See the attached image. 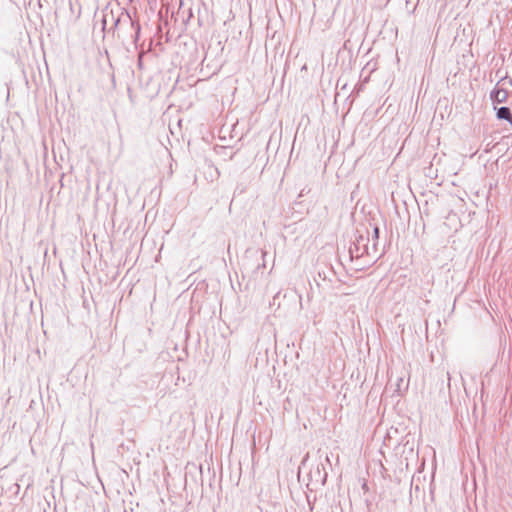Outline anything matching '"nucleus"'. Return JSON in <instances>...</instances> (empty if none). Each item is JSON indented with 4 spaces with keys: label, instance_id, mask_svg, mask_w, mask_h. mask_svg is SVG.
Returning a JSON list of instances; mask_svg holds the SVG:
<instances>
[{
    "label": "nucleus",
    "instance_id": "obj_1",
    "mask_svg": "<svg viewBox=\"0 0 512 512\" xmlns=\"http://www.w3.org/2000/svg\"><path fill=\"white\" fill-rule=\"evenodd\" d=\"M492 97L498 103H502L506 101L507 92L504 89H496L493 91Z\"/></svg>",
    "mask_w": 512,
    "mask_h": 512
},
{
    "label": "nucleus",
    "instance_id": "obj_2",
    "mask_svg": "<svg viewBox=\"0 0 512 512\" xmlns=\"http://www.w3.org/2000/svg\"><path fill=\"white\" fill-rule=\"evenodd\" d=\"M497 117L499 119H505V120L509 121L510 123H512V114H511L509 108H507V107H501L497 112Z\"/></svg>",
    "mask_w": 512,
    "mask_h": 512
},
{
    "label": "nucleus",
    "instance_id": "obj_3",
    "mask_svg": "<svg viewBox=\"0 0 512 512\" xmlns=\"http://www.w3.org/2000/svg\"><path fill=\"white\" fill-rule=\"evenodd\" d=\"M374 234H378V228L375 229Z\"/></svg>",
    "mask_w": 512,
    "mask_h": 512
}]
</instances>
